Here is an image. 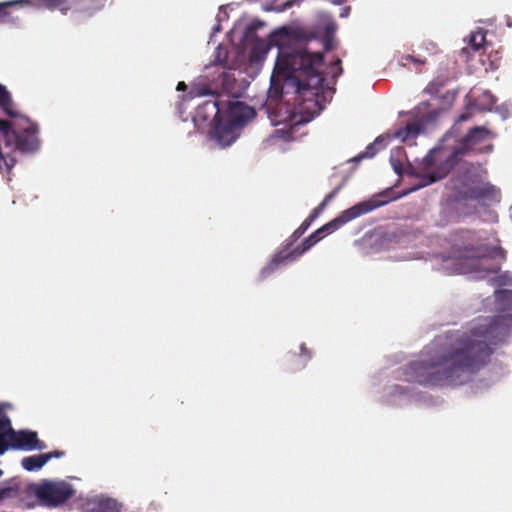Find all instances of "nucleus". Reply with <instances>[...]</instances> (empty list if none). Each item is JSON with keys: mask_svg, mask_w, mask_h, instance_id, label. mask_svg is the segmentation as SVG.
<instances>
[{"mask_svg": "<svg viewBox=\"0 0 512 512\" xmlns=\"http://www.w3.org/2000/svg\"><path fill=\"white\" fill-rule=\"evenodd\" d=\"M510 329V313L479 318L469 331L457 333L445 349L410 363L405 379L420 385H459L462 373L474 374L490 361L493 346L503 341Z\"/></svg>", "mask_w": 512, "mask_h": 512, "instance_id": "1", "label": "nucleus"}, {"mask_svg": "<svg viewBox=\"0 0 512 512\" xmlns=\"http://www.w3.org/2000/svg\"><path fill=\"white\" fill-rule=\"evenodd\" d=\"M323 61L321 52L309 56H291L282 52L276 71L285 78L295 80L297 93L293 110L287 111L288 115L279 121L285 123L288 129H276V133L285 141L294 139L297 126L310 122L320 114L325 106L326 93H332L321 73Z\"/></svg>", "mask_w": 512, "mask_h": 512, "instance_id": "2", "label": "nucleus"}, {"mask_svg": "<svg viewBox=\"0 0 512 512\" xmlns=\"http://www.w3.org/2000/svg\"><path fill=\"white\" fill-rule=\"evenodd\" d=\"M496 257L506 258V251L500 246L482 244L476 247H464L459 251L458 266L463 273H477L480 278H484L500 270L498 265L490 262Z\"/></svg>", "mask_w": 512, "mask_h": 512, "instance_id": "3", "label": "nucleus"}, {"mask_svg": "<svg viewBox=\"0 0 512 512\" xmlns=\"http://www.w3.org/2000/svg\"><path fill=\"white\" fill-rule=\"evenodd\" d=\"M271 47L278 48V55L275 62V66L279 62V59L282 55V52H286L288 55H302L309 56L311 53L308 52L304 47L295 44V40L290 32V30L286 27H282L273 33L270 34L268 41L257 39L250 52H249V60L251 63H261L264 61L269 49ZM277 74L278 76H283L276 71V67H274L272 77Z\"/></svg>", "mask_w": 512, "mask_h": 512, "instance_id": "4", "label": "nucleus"}, {"mask_svg": "<svg viewBox=\"0 0 512 512\" xmlns=\"http://www.w3.org/2000/svg\"><path fill=\"white\" fill-rule=\"evenodd\" d=\"M4 408L5 405L0 404V456L9 449L22 451L46 449V443L38 438L36 431L14 430Z\"/></svg>", "mask_w": 512, "mask_h": 512, "instance_id": "5", "label": "nucleus"}, {"mask_svg": "<svg viewBox=\"0 0 512 512\" xmlns=\"http://www.w3.org/2000/svg\"><path fill=\"white\" fill-rule=\"evenodd\" d=\"M493 137L492 132L485 126L471 128L467 135L460 141L459 147L442 162L436 169L423 175L421 186L430 185L443 179L455 165L459 154L473 150L477 145Z\"/></svg>", "mask_w": 512, "mask_h": 512, "instance_id": "6", "label": "nucleus"}, {"mask_svg": "<svg viewBox=\"0 0 512 512\" xmlns=\"http://www.w3.org/2000/svg\"><path fill=\"white\" fill-rule=\"evenodd\" d=\"M31 491L40 504L49 508L59 507L75 495L73 486L64 480H42L34 484Z\"/></svg>", "mask_w": 512, "mask_h": 512, "instance_id": "7", "label": "nucleus"}, {"mask_svg": "<svg viewBox=\"0 0 512 512\" xmlns=\"http://www.w3.org/2000/svg\"><path fill=\"white\" fill-rule=\"evenodd\" d=\"M223 108H225V105L220 101H206L200 107V111L206 113L205 118L213 117L215 124L211 136L221 147H227L238 137L236 130L239 127L224 118Z\"/></svg>", "mask_w": 512, "mask_h": 512, "instance_id": "8", "label": "nucleus"}, {"mask_svg": "<svg viewBox=\"0 0 512 512\" xmlns=\"http://www.w3.org/2000/svg\"><path fill=\"white\" fill-rule=\"evenodd\" d=\"M384 204L385 201H379L377 199H370L367 201L357 203L354 206L342 211L336 218H334L333 220L329 221L328 223L314 231L310 236H308V238L311 240L312 243L316 244L324 236L336 231L346 223L368 212H371L372 210Z\"/></svg>", "mask_w": 512, "mask_h": 512, "instance_id": "9", "label": "nucleus"}, {"mask_svg": "<svg viewBox=\"0 0 512 512\" xmlns=\"http://www.w3.org/2000/svg\"><path fill=\"white\" fill-rule=\"evenodd\" d=\"M456 196L462 200L487 201L499 203L501 191L489 182H484L476 175L466 177L456 188Z\"/></svg>", "mask_w": 512, "mask_h": 512, "instance_id": "10", "label": "nucleus"}, {"mask_svg": "<svg viewBox=\"0 0 512 512\" xmlns=\"http://www.w3.org/2000/svg\"><path fill=\"white\" fill-rule=\"evenodd\" d=\"M37 133L38 131L34 126L19 131L10 127L4 138L7 145H13L15 150L21 153H32L39 149L40 142Z\"/></svg>", "mask_w": 512, "mask_h": 512, "instance_id": "11", "label": "nucleus"}, {"mask_svg": "<svg viewBox=\"0 0 512 512\" xmlns=\"http://www.w3.org/2000/svg\"><path fill=\"white\" fill-rule=\"evenodd\" d=\"M222 114L225 119L240 128L255 117L256 111L241 101L233 100L227 103L226 111L223 109Z\"/></svg>", "mask_w": 512, "mask_h": 512, "instance_id": "12", "label": "nucleus"}, {"mask_svg": "<svg viewBox=\"0 0 512 512\" xmlns=\"http://www.w3.org/2000/svg\"><path fill=\"white\" fill-rule=\"evenodd\" d=\"M290 245H292V242L288 246ZM314 245L315 244L312 243L311 240L307 237L302 241V243L299 246H297L293 250H289V247H287L278 252L270 262L268 268L270 270H274L281 264L294 261Z\"/></svg>", "mask_w": 512, "mask_h": 512, "instance_id": "13", "label": "nucleus"}, {"mask_svg": "<svg viewBox=\"0 0 512 512\" xmlns=\"http://www.w3.org/2000/svg\"><path fill=\"white\" fill-rule=\"evenodd\" d=\"M423 130V124L418 121L408 122L403 129L397 131L396 136L401 138L403 141L409 138H415Z\"/></svg>", "mask_w": 512, "mask_h": 512, "instance_id": "14", "label": "nucleus"}, {"mask_svg": "<svg viewBox=\"0 0 512 512\" xmlns=\"http://www.w3.org/2000/svg\"><path fill=\"white\" fill-rule=\"evenodd\" d=\"M341 189V186H338L336 187L335 189H333L330 193H328L325 198L323 199V201L317 206L315 207L312 212L310 213V215L305 219L306 221H308V223L311 225L318 217L319 215L324 211V209L326 208V206L328 205V203L334 199L336 197V195L339 193Z\"/></svg>", "mask_w": 512, "mask_h": 512, "instance_id": "15", "label": "nucleus"}, {"mask_svg": "<svg viewBox=\"0 0 512 512\" xmlns=\"http://www.w3.org/2000/svg\"><path fill=\"white\" fill-rule=\"evenodd\" d=\"M341 189V186H338L336 187L335 189H333L330 193H328L325 198L323 199V201L317 206L315 207L312 212L310 213V215L305 219L306 221H308V223L311 225L318 217L319 215L324 211V209L326 208V206L328 205V203L334 199L336 197V195L339 193Z\"/></svg>", "mask_w": 512, "mask_h": 512, "instance_id": "16", "label": "nucleus"}, {"mask_svg": "<svg viewBox=\"0 0 512 512\" xmlns=\"http://www.w3.org/2000/svg\"><path fill=\"white\" fill-rule=\"evenodd\" d=\"M341 189V186H338L336 187L335 189H333L330 193H328L325 198L323 199V201L317 206L315 207L312 212L310 213V215L305 219L306 221H308V223L311 225L318 217L319 215L324 211V209L326 208V206L328 205V203L334 199L336 197V195L339 193Z\"/></svg>", "mask_w": 512, "mask_h": 512, "instance_id": "17", "label": "nucleus"}, {"mask_svg": "<svg viewBox=\"0 0 512 512\" xmlns=\"http://www.w3.org/2000/svg\"><path fill=\"white\" fill-rule=\"evenodd\" d=\"M485 43V32L482 30H478L473 32L469 38V46L465 47L461 50V54L464 56H468L469 49L473 51H478L480 48L484 46Z\"/></svg>", "mask_w": 512, "mask_h": 512, "instance_id": "18", "label": "nucleus"}, {"mask_svg": "<svg viewBox=\"0 0 512 512\" xmlns=\"http://www.w3.org/2000/svg\"><path fill=\"white\" fill-rule=\"evenodd\" d=\"M45 458L43 454L27 456L22 458L21 466L27 471H37L46 464Z\"/></svg>", "mask_w": 512, "mask_h": 512, "instance_id": "19", "label": "nucleus"}, {"mask_svg": "<svg viewBox=\"0 0 512 512\" xmlns=\"http://www.w3.org/2000/svg\"><path fill=\"white\" fill-rule=\"evenodd\" d=\"M13 101L10 92L5 86L0 84V108L5 114L11 117L16 116V112L13 109Z\"/></svg>", "mask_w": 512, "mask_h": 512, "instance_id": "20", "label": "nucleus"}, {"mask_svg": "<svg viewBox=\"0 0 512 512\" xmlns=\"http://www.w3.org/2000/svg\"><path fill=\"white\" fill-rule=\"evenodd\" d=\"M495 302L497 308L503 311L512 310V291L498 290L495 292Z\"/></svg>", "mask_w": 512, "mask_h": 512, "instance_id": "21", "label": "nucleus"}, {"mask_svg": "<svg viewBox=\"0 0 512 512\" xmlns=\"http://www.w3.org/2000/svg\"><path fill=\"white\" fill-rule=\"evenodd\" d=\"M88 512H120V510L115 500L102 499L95 502Z\"/></svg>", "mask_w": 512, "mask_h": 512, "instance_id": "22", "label": "nucleus"}, {"mask_svg": "<svg viewBox=\"0 0 512 512\" xmlns=\"http://www.w3.org/2000/svg\"><path fill=\"white\" fill-rule=\"evenodd\" d=\"M384 148V139L381 137H377L375 141L371 144H369L365 151H363L361 154H359L358 158H371L377 154V152Z\"/></svg>", "mask_w": 512, "mask_h": 512, "instance_id": "23", "label": "nucleus"}, {"mask_svg": "<svg viewBox=\"0 0 512 512\" xmlns=\"http://www.w3.org/2000/svg\"><path fill=\"white\" fill-rule=\"evenodd\" d=\"M495 103H496V98L489 91H484L477 99V106L481 110H491V108L495 105Z\"/></svg>", "mask_w": 512, "mask_h": 512, "instance_id": "24", "label": "nucleus"}, {"mask_svg": "<svg viewBox=\"0 0 512 512\" xmlns=\"http://www.w3.org/2000/svg\"><path fill=\"white\" fill-rule=\"evenodd\" d=\"M18 3H24V4H31V0H15V1H8V2H2L0 3V22H4L7 17L9 16L8 8L18 4Z\"/></svg>", "mask_w": 512, "mask_h": 512, "instance_id": "25", "label": "nucleus"}, {"mask_svg": "<svg viewBox=\"0 0 512 512\" xmlns=\"http://www.w3.org/2000/svg\"><path fill=\"white\" fill-rule=\"evenodd\" d=\"M15 164H16V159L14 156H12L10 154L3 155L0 152V171L1 172L6 171L7 173H9L11 171V169L15 166Z\"/></svg>", "mask_w": 512, "mask_h": 512, "instance_id": "26", "label": "nucleus"}, {"mask_svg": "<svg viewBox=\"0 0 512 512\" xmlns=\"http://www.w3.org/2000/svg\"><path fill=\"white\" fill-rule=\"evenodd\" d=\"M399 64L403 67H406L408 63H413L417 66H423L426 64V58L416 57L413 55H402L399 60Z\"/></svg>", "mask_w": 512, "mask_h": 512, "instance_id": "27", "label": "nucleus"}, {"mask_svg": "<svg viewBox=\"0 0 512 512\" xmlns=\"http://www.w3.org/2000/svg\"><path fill=\"white\" fill-rule=\"evenodd\" d=\"M32 6H41L47 9L53 10L61 6L65 0H31Z\"/></svg>", "mask_w": 512, "mask_h": 512, "instance_id": "28", "label": "nucleus"}, {"mask_svg": "<svg viewBox=\"0 0 512 512\" xmlns=\"http://www.w3.org/2000/svg\"><path fill=\"white\" fill-rule=\"evenodd\" d=\"M19 494L17 487L8 486L0 488V502L6 499L16 498Z\"/></svg>", "mask_w": 512, "mask_h": 512, "instance_id": "29", "label": "nucleus"}, {"mask_svg": "<svg viewBox=\"0 0 512 512\" xmlns=\"http://www.w3.org/2000/svg\"><path fill=\"white\" fill-rule=\"evenodd\" d=\"M300 349H301L300 355L293 354L292 357H291L292 361L298 360L299 358L304 357V361L301 362V364L299 365L298 369H301V368L305 367L306 362L311 358V353L306 348L305 344H302ZM294 370H297V368H295Z\"/></svg>", "mask_w": 512, "mask_h": 512, "instance_id": "30", "label": "nucleus"}, {"mask_svg": "<svg viewBox=\"0 0 512 512\" xmlns=\"http://www.w3.org/2000/svg\"><path fill=\"white\" fill-rule=\"evenodd\" d=\"M211 93V89L207 85L193 86L190 92V94L194 97L206 96Z\"/></svg>", "mask_w": 512, "mask_h": 512, "instance_id": "31", "label": "nucleus"}, {"mask_svg": "<svg viewBox=\"0 0 512 512\" xmlns=\"http://www.w3.org/2000/svg\"><path fill=\"white\" fill-rule=\"evenodd\" d=\"M107 0H86L85 8L89 11H97L104 7Z\"/></svg>", "mask_w": 512, "mask_h": 512, "instance_id": "32", "label": "nucleus"}, {"mask_svg": "<svg viewBox=\"0 0 512 512\" xmlns=\"http://www.w3.org/2000/svg\"><path fill=\"white\" fill-rule=\"evenodd\" d=\"M309 227H310V224L308 223V221L304 220L302 222V224L291 235L290 238H291L292 242L298 240L306 232V230Z\"/></svg>", "mask_w": 512, "mask_h": 512, "instance_id": "33", "label": "nucleus"}, {"mask_svg": "<svg viewBox=\"0 0 512 512\" xmlns=\"http://www.w3.org/2000/svg\"><path fill=\"white\" fill-rule=\"evenodd\" d=\"M333 77L336 78L340 76L343 72V68L341 66V59L337 58L330 66Z\"/></svg>", "mask_w": 512, "mask_h": 512, "instance_id": "34", "label": "nucleus"}, {"mask_svg": "<svg viewBox=\"0 0 512 512\" xmlns=\"http://www.w3.org/2000/svg\"><path fill=\"white\" fill-rule=\"evenodd\" d=\"M64 454H65L64 451L56 450V451H52V452H48V453H43V456L47 457V458H45V462L47 463L48 461H50L53 458H61V457H63Z\"/></svg>", "mask_w": 512, "mask_h": 512, "instance_id": "35", "label": "nucleus"}, {"mask_svg": "<svg viewBox=\"0 0 512 512\" xmlns=\"http://www.w3.org/2000/svg\"><path fill=\"white\" fill-rule=\"evenodd\" d=\"M337 29V25L333 22L326 24L325 26V37H332Z\"/></svg>", "mask_w": 512, "mask_h": 512, "instance_id": "36", "label": "nucleus"}, {"mask_svg": "<svg viewBox=\"0 0 512 512\" xmlns=\"http://www.w3.org/2000/svg\"><path fill=\"white\" fill-rule=\"evenodd\" d=\"M334 39L332 37H324V48L329 51L333 49Z\"/></svg>", "mask_w": 512, "mask_h": 512, "instance_id": "37", "label": "nucleus"}, {"mask_svg": "<svg viewBox=\"0 0 512 512\" xmlns=\"http://www.w3.org/2000/svg\"><path fill=\"white\" fill-rule=\"evenodd\" d=\"M10 128V122L7 120H0V132L3 133V136H5V133H7L8 129Z\"/></svg>", "mask_w": 512, "mask_h": 512, "instance_id": "38", "label": "nucleus"}, {"mask_svg": "<svg viewBox=\"0 0 512 512\" xmlns=\"http://www.w3.org/2000/svg\"><path fill=\"white\" fill-rule=\"evenodd\" d=\"M263 25L262 22L258 21V22H254L252 23L251 25H249V27L247 28V31H246V35H249L252 31L258 29L259 27H261Z\"/></svg>", "mask_w": 512, "mask_h": 512, "instance_id": "39", "label": "nucleus"}, {"mask_svg": "<svg viewBox=\"0 0 512 512\" xmlns=\"http://www.w3.org/2000/svg\"><path fill=\"white\" fill-rule=\"evenodd\" d=\"M433 159L432 157L428 156L424 159V166L426 169L430 170L433 166Z\"/></svg>", "mask_w": 512, "mask_h": 512, "instance_id": "40", "label": "nucleus"}, {"mask_svg": "<svg viewBox=\"0 0 512 512\" xmlns=\"http://www.w3.org/2000/svg\"><path fill=\"white\" fill-rule=\"evenodd\" d=\"M471 117L470 113H463L458 117V122H465Z\"/></svg>", "mask_w": 512, "mask_h": 512, "instance_id": "41", "label": "nucleus"}, {"mask_svg": "<svg viewBox=\"0 0 512 512\" xmlns=\"http://www.w3.org/2000/svg\"><path fill=\"white\" fill-rule=\"evenodd\" d=\"M507 279H508L507 275H500L498 277L497 281L500 285H505V284H507Z\"/></svg>", "mask_w": 512, "mask_h": 512, "instance_id": "42", "label": "nucleus"}, {"mask_svg": "<svg viewBox=\"0 0 512 512\" xmlns=\"http://www.w3.org/2000/svg\"><path fill=\"white\" fill-rule=\"evenodd\" d=\"M187 86L184 82H179L178 85H177V90L178 91H184L186 90Z\"/></svg>", "mask_w": 512, "mask_h": 512, "instance_id": "43", "label": "nucleus"}, {"mask_svg": "<svg viewBox=\"0 0 512 512\" xmlns=\"http://www.w3.org/2000/svg\"><path fill=\"white\" fill-rule=\"evenodd\" d=\"M344 0H331L334 4H341Z\"/></svg>", "mask_w": 512, "mask_h": 512, "instance_id": "44", "label": "nucleus"}]
</instances>
